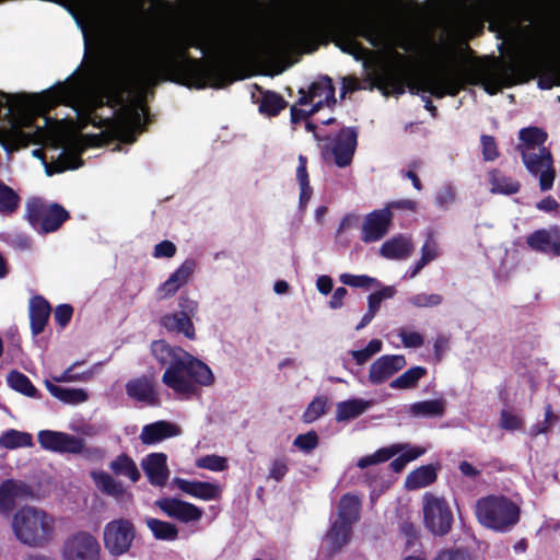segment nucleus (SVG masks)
I'll return each mask as SVG.
<instances>
[{"instance_id": "nucleus-1", "label": "nucleus", "mask_w": 560, "mask_h": 560, "mask_svg": "<svg viewBox=\"0 0 560 560\" xmlns=\"http://www.w3.org/2000/svg\"><path fill=\"white\" fill-rule=\"evenodd\" d=\"M106 81V69L100 61H94L85 72L72 75L39 95L0 92V143L8 152H13L28 143L44 141L48 119L42 116L44 126L37 125L36 119L58 104L72 107L83 124L110 129L121 142H135L136 133L144 126L145 109L142 106H122L113 118L95 114L102 106L100 94Z\"/></svg>"}, {"instance_id": "nucleus-2", "label": "nucleus", "mask_w": 560, "mask_h": 560, "mask_svg": "<svg viewBox=\"0 0 560 560\" xmlns=\"http://www.w3.org/2000/svg\"><path fill=\"white\" fill-rule=\"evenodd\" d=\"M319 21L316 16H303L287 25L273 35L265 45L242 27L238 16L220 20L217 32L201 38L189 39L185 49L198 47L203 54H210L218 61L236 66L262 51L269 57H281L290 51L304 49L316 36Z\"/></svg>"}, {"instance_id": "nucleus-3", "label": "nucleus", "mask_w": 560, "mask_h": 560, "mask_svg": "<svg viewBox=\"0 0 560 560\" xmlns=\"http://www.w3.org/2000/svg\"><path fill=\"white\" fill-rule=\"evenodd\" d=\"M499 36L512 47V52L508 62L497 65L482 79L485 90L491 95L534 78L546 44L545 28L529 18H503Z\"/></svg>"}, {"instance_id": "nucleus-4", "label": "nucleus", "mask_w": 560, "mask_h": 560, "mask_svg": "<svg viewBox=\"0 0 560 560\" xmlns=\"http://www.w3.org/2000/svg\"><path fill=\"white\" fill-rule=\"evenodd\" d=\"M365 38L372 46L389 51L394 58L404 61L405 57L396 51L413 49L419 38V30L412 24H397L375 18H357L343 23L337 34L338 47L352 55L357 60H366L371 51L363 47L358 38Z\"/></svg>"}, {"instance_id": "nucleus-5", "label": "nucleus", "mask_w": 560, "mask_h": 560, "mask_svg": "<svg viewBox=\"0 0 560 560\" xmlns=\"http://www.w3.org/2000/svg\"><path fill=\"white\" fill-rule=\"evenodd\" d=\"M153 357L167 369L162 375L163 384L180 399L199 395L201 387L211 386L214 375L201 360L179 347H172L164 340L151 345Z\"/></svg>"}, {"instance_id": "nucleus-6", "label": "nucleus", "mask_w": 560, "mask_h": 560, "mask_svg": "<svg viewBox=\"0 0 560 560\" xmlns=\"http://www.w3.org/2000/svg\"><path fill=\"white\" fill-rule=\"evenodd\" d=\"M547 132L537 127L520 130V143L516 150L527 172L538 180L540 191H549L557 177L555 160L549 148L545 145Z\"/></svg>"}, {"instance_id": "nucleus-7", "label": "nucleus", "mask_w": 560, "mask_h": 560, "mask_svg": "<svg viewBox=\"0 0 560 560\" xmlns=\"http://www.w3.org/2000/svg\"><path fill=\"white\" fill-rule=\"evenodd\" d=\"M15 538L31 548H43L56 538V517L36 506H23L12 517Z\"/></svg>"}, {"instance_id": "nucleus-8", "label": "nucleus", "mask_w": 560, "mask_h": 560, "mask_svg": "<svg viewBox=\"0 0 560 560\" xmlns=\"http://www.w3.org/2000/svg\"><path fill=\"white\" fill-rule=\"evenodd\" d=\"M521 509L512 500L501 495L481 498L476 504L478 522L498 533L512 530L520 522Z\"/></svg>"}, {"instance_id": "nucleus-9", "label": "nucleus", "mask_w": 560, "mask_h": 560, "mask_svg": "<svg viewBox=\"0 0 560 560\" xmlns=\"http://www.w3.org/2000/svg\"><path fill=\"white\" fill-rule=\"evenodd\" d=\"M433 15L491 16L501 11L499 0H428Z\"/></svg>"}, {"instance_id": "nucleus-10", "label": "nucleus", "mask_w": 560, "mask_h": 560, "mask_svg": "<svg viewBox=\"0 0 560 560\" xmlns=\"http://www.w3.org/2000/svg\"><path fill=\"white\" fill-rule=\"evenodd\" d=\"M425 452L427 448L422 446H411L409 444L397 443L388 447L380 448L371 455L361 457L357 465L363 469L371 465L387 462L395 455L399 454V456L390 463L392 469L399 472L409 462L417 459Z\"/></svg>"}, {"instance_id": "nucleus-11", "label": "nucleus", "mask_w": 560, "mask_h": 560, "mask_svg": "<svg viewBox=\"0 0 560 560\" xmlns=\"http://www.w3.org/2000/svg\"><path fill=\"white\" fill-rule=\"evenodd\" d=\"M460 73L451 67H441L423 75L418 82L419 90L429 92L435 97L446 94L456 95L462 89Z\"/></svg>"}, {"instance_id": "nucleus-12", "label": "nucleus", "mask_w": 560, "mask_h": 560, "mask_svg": "<svg viewBox=\"0 0 560 560\" xmlns=\"http://www.w3.org/2000/svg\"><path fill=\"white\" fill-rule=\"evenodd\" d=\"M68 217V212L57 203L49 205L40 200H33L27 203L28 222L39 233L58 230Z\"/></svg>"}, {"instance_id": "nucleus-13", "label": "nucleus", "mask_w": 560, "mask_h": 560, "mask_svg": "<svg viewBox=\"0 0 560 560\" xmlns=\"http://www.w3.org/2000/svg\"><path fill=\"white\" fill-rule=\"evenodd\" d=\"M178 312L163 315L160 324L167 331L183 334L192 340L196 337L192 317L197 314L198 302L183 294L178 298Z\"/></svg>"}, {"instance_id": "nucleus-14", "label": "nucleus", "mask_w": 560, "mask_h": 560, "mask_svg": "<svg viewBox=\"0 0 560 560\" xmlns=\"http://www.w3.org/2000/svg\"><path fill=\"white\" fill-rule=\"evenodd\" d=\"M423 517L428 529L434 535H445L453 523V514L446 500L432 493L423 495Z\"/></svg>"}, {"instance_id": "nucleus-15", "label": "nucleus", "mask_w": 560, "mask_h": 560, "mask_svg": "<svg viewBox=\"0 0 560 560\" xmlns=\"http://www.w3.org/2000/svg\"><path fill=\"white\" fill-rule=\"evenodd\" d=\"M315 137L320 142H327L323 144V154L325 156L331 154L339 167H346L351 163L358 137L353 128H343L334 140L319 137L317 133Z\"/></svg>"}, {"instance_id": "nucleus-16", "label": "nucleus", "mask_w": 560, "mask_h": 560, "mask_svg": "<svg viewBox=\"0 0 560 560\" xmlns=\"http://www.w3.org/2000/svg\"><path fill=\"white\" fill-rule=\"evenodd\" d=\"M61 557L63 560H100L101 546L88 532H78L67 537Z\"/></svg>"}, {"instance_id": "nucleus-17", "label": "nucleus", "mask_w": 560, "mask_h": 560, "mask_svg": "<svg viewBox=\"0 0 560 560\" xmlns=\"http://www.w3.org/2000/svg\"><path fill=\"white\" fill-rule=\"evenodd\" d=\"M42 448L59 454H84L85 442L82 438L61 431L42 430L37 434Z\"/></svg>"}, {"instance_id": "nucleus-18", "label": "nucleus", "mask_w": 560, "mask_h": 560, "mask_svg": "<svg viewBox=\"0 0 560 560\" xmlns=\"http://www.w3.org/2000/svg\"><path fill=\"white\" fill-rule=\"evenodd\" d=\"M135 539V527L125 518L114 520L104 527V545L113 556L124 555Z\"/></svg>"}, {"instance_id": "nucleus-19", "label": "nucleus", "mask_w": 560, "mask_h": 560, "mask_svg": "<svg viewBox=\"0 0 560 560\" xmlns=\"http://www.w3.org/2000/svg\"><path fill=\"white\" fill-rule=\"evenodd\" d=\"M299 105H312V113L319 110L323 106H330L336 103L335 88L328 77L320 78L313 82L307 91L300 90Z\"/></svg>"}, {"instance_id": "nucleus-20", "label": "nucleus", "mask_w": 560, "mask_h": 560, "mask_svg": "<svg viewBox=\"0 0 560 560\" xmlns=\"http://www.w3.org/2000/svg\"><path fill=\"white\" fill-rule=\"evenodd\" d=\"M393 213L388 207L374 210L364 217L361 230V240L364 243H374L383 238L390 226Z\"/></svg>"}, {"instance_id": "nucleus-21", "label": "nucleus", "mask_w": 560, "mask_h": 560, "mask_svg": "<svg viewBox=\"0 0 560 560\" xmlns=\"http://www.w3.org/2000/svg\"><path fill=\"white\" fill-rule=\"evenodd\" d=\"M196 268L197 264L194 259L183 261L182 265L159 285L156 289L158 299L166 300L174 296L180 288L192 279Z\"/></svg>"}, {"instance_id": "nucleus-22", "label": "nucleus", "mask_w": 560, "mask_h": 560, "mask_svg": "<svg viewBox=\"0 0 560 560\" xmlns=\"http://www.w3.org/2000/svg\"><path fill=\"white\" fill-rule=\"evenodd\" d=\"M155 504L167 516L183 523L199 521L203 514L202 510L195 504L175 498L161 499Z\"/></svg>"}, {"instance_id": "nucleus-23", "label": "nucleus", "mask_w": 560, "mask_h": 560, "mask_svg": "<svg viewBox=\"0 0 560 560\" xmlns=\"http://www.w3.org/2000/svg\"><path fill=\"white\" fill-rule=\"evenodd\" d=\"M407 364L401 354H386L375 360L369 371V381L372 384H382L400 371Z\"/></svg>"}, {"instance_id": "nucleus-24", "label": "nucleus", "mask_w": 560, "mask_h": 560, "mask_svg": "<svg viewBox=\"0 0 560 560\" xmlns=\"http://www.w3.org/2000/svg\"><path fill=\"white\" fill-rule=\"evenodd\" d=\"M173 482L180 491L203 501L218 500L222 493V488L217 483L183 478H175Z\"/></svg>"}, {"instance_id": "nucleus-25", "label": "nucleus", "mask_w": 560, "mask_h": 560, "mask_svg": "<svg viewBox=\"0 0 560 560\" xmlns=\"http://www.w3.org/2000/svg\"><path fill=\"white\" fill-rule=\"evenodd\" d=\"M95 487L104 494L114 498L118 502L131 501L132 494L127 491L124 485L116 480L110 474L103 470L91 472Z\"/></svg>"}, {"instance_id": "nucleus-26", "label": "nucleus", "mask_w": 560, "mask_h": 560, "mask_svg": "<svg viewBox=\"0 0 560 560\" xmlns=\"http://www.w3.org/2000/svg\"><path fill=\"white\" fill-rule=\"evenodd\" d=\"M182 434L179 425L168 421H156L143 427L140 439L144 444H154L164 439L178 436Z\"/></svg>"}, {"instance_id": "nucleus-27", "label": "nucleus", "mask_w": 560, "mask_h": 560, "mask_svg": "<svg viewBox=\"0 0 560 560\" xmlns=\"http://www.w3.org/2000/svg\"><path fill=\"white\" fill-rule=\"evenodd\" d=\"M127 395L140 402L155 406L159 404V395L154 389V386L147 377H139L129 381L126 384Z\"/></svg>"}, {"instance_id": "nucleus-28", "label": "nucleus", "mask_w": 560, "mask_h": 560, "mask_svg": "<svg viewBox=\"0 0 560 560\" xmlns=\"http://www.w3.org/2000/svg\"><path fill=\"white\" fill-rule=\"evenodd\" d=\"M142 467L152 485L163 486L166 482L170 472L165 454L153 453L148 455L142 462Z\"/></svg>"}, {"instance_id": "nucleus-29", "label": "nucleus", "mask_w": 560, "mask_h": 560, "mask_svg": "<svg viewBox=\"0 0 560 560\" xmlns=\"http://www.w3.org/2000/svg\"><path fill=\"white\" fill-rule=\"evenodd\" d=\"M413 250L411 240L405 235H397L382 244L380 255L386 259L404 260Z\"/></svg>"}, {"instance_id": "nucleus-30", "label": "nucleus", "mask_w": 560, "mask_h": 560, "mask_svg": "<svg viewBox=\"0 0 560 560\" xmlns=\"http://www.w3.org/2000/svg\"><path fill=\"white\" fill-rule=\"evenodd\" d=\"M352 524L338 518L334 520L325 536V544L331 553L339 551L346 546L351 537Z\"/></svg>"}, {"instance_id": "nucleus-31", "label": "nucleus", "mask_w": 560, "mask_h": 560, "mask_svg": "<svg viewBox=\"0 0 560 560\" xmlns=\"http://www.w3.org/2000/svg\"><path fill=\"white\" fill-rule=\"evenodd\" d=\"M45 387L52 397L68 405H80L89 400V393L83 388L63 387L50 380L44 381Z\"/></svg>"}, {"instance_id": "nucleus-32", "label": "nucleus", "mask_w": 560, "mask_h": 560, "mask_svg": "<svg viewBox=\"0 0 560 560\" xmlns=\"http://www.w3.org/2000/svg\"><path fill=\"white\" fill-rule=\"evenodd\" d=\"M378 84L386 93L402 94L405 92V79L400 69L384 66L377 73Z\"/></svg>"}, {"instance_id": "nucleus-33", "label": "nucleus", "mask_w": 560, "mask_h": 560, "mask_svg": "<svg viewBox=\"0 0 560 560\" xmlns=\"http://www.w3.org/2000/svg\"><path fill=\"white\" fill-rule=\"evenodd\" d=\"M28 493L27 486L23 482L7 480L0 486V511H10L15 500Z\"/></svg>"}, {"instance_id": "nucleus-34", "label": "nucleus", "mask_w": 560, "mask_h": 560, "mask_svg": "<svg viewBox=\"0 0 560 560\" xmlns=\"http://www.w3.org/2000/svg\"><path fill=\"white\" fill-rule=\"evenodd\" d=\"M50 306L42 296H35L30 303L31 328L34 335L40 334L49 318Z\"/></svg>"}, {"instance_id": "nucleus-35", "label": "nucleus", "mask_w": 560, "mask_h": 560, "mask_svg": "<svg viewBox=\"0 0 560 560\" xmlns=\"http://www.w3.org/2000/svg\"><path fill=\"white\" fill-rule=\"evenodd\" d=\"M559 238V230H539L527 237V244L534 250L552 254L555 242Z\"/></svg>"}, {"instance_id": "nucleus-36", "label": "nucleus", "mask_w": 560, "mask_h": 560, "mask_svg": "<svg viewBox=\"0 0 560 560\" xmlns=\"http://www.w3.org/2000/svg\"><path fill=\"white\" fill-rule=\"evenodd\" d=\"M371 405V401L361 398L338 402L336 406V420L342 422L354 419L364 413Z\"/></svg>"}, {"instance_id": "nucleus-37", "label": "nucleus", "mask_w": 560, "mask_h": 560, "mask_svg": "<svg viewBox=\"0 0 560 560\" xmlns=\"http://www.w3.org/2000/svg\"><path fill=\"white\" fill-rule=\"evenodd\" d=\"M360 499L354 494L346 493L338 503L337 518L353 525L360 518Z\"/></svg>"}, {"instance_id": "nucleus-38", "label": "nucleus", "mask_w": 560, "mask_h": 560, "mask_svg": "<svg viewBox=\"0 0 560 560\" xmlns=\"http://www.w3.org/2000/svg\"><path fill=\"white\" fill-rule=\"evenodd\" d=\"M489 183L491 185L492 194L513 195L518 192L521 188L517 180L505 176L497 170L489 172Z\"/></svg>"}, {"instance_id": "nucleus-39", "label": "nucleus", "mask_w": 560, "mask_h": 560, "mask_svg": "<svg viewBox=\"0 0 560 560\" xmlns=\"http://www.w3.org/2000/svg\"><path fill=\"white\" fill-rule=\"evenodd\" d=\"M445 408L446 400L440 398L415 402L410 405L409 412L416 417H442Z\"/></svg>"}, {"instance_id": "nucleus-40", "label": "nucleus", "mask_w": 560, "mask_h": 560, "mask_svg": "<svg viewBox=\"0 0 560 560\" xmlns=\"http://www.w3.org/2000/svg\"><path fill=\"white\" fill-rule=\"evenodd\" d=\"M109 468L116 476L127 477L133 483L141 477L136 463L125 454H121L112 460Z\"/></svg>"}, {"instance_id": "nucleus-41", "label": "nucleus", "mask_w": 560, "mask_h": 560, "mask_svg": "<svg viewBox=\"0 0 560 560\" xmlns=\"http://www.w3.org/2000/svg\"><path fill=\"white\" fill-rule=\"evenodd\" d=\"M33 436L28 432L9 429L0 435V447L14 450L19 447H32Z\"/></svg>"}, {"instance_id": "nucleus-42", "label": "nucleus", "mask_w": 560, "mask_h": 560, "mask_svg": "<svg viewBox=\"0 0 560 560\" xmlns=\"http://www.w3.org/2000/svg\"><path fill=\"white\" fill-rule=\"evenodd\" d=\"M435 479L436 474L432 466H421L407 476L405 486L409 490H416L429 486Z\"/></svg>"}, {"instance_id": "nucleus-43", "label": "nucleus", "mask_w": 560, "mask_h": 560, "mask_svg": "<svg viewBox=\"0 0 560 560\" xmlns=\"http://www.w3.org/2000/svg\"><path fill=\"white\" fill-rule=\"evenodd\" d=\"M81 361H77L67 368L61 374L51 376V382L55 383H74V382H89L93 378L97 365L84 372H75V369L81 365Z\"/></svg>"}, {"instance_id": "nucleus-44", "label": "nucleus", "mask_w": 560, "mask_h": 560, "mask_svg": "<svg viewBox=\"0 0 560 560\" xmlns=\"http://www.w3.org/2000/svg\"><path fill=\"white\" fill-rule=\"evenodd\" d=\"M7 382L15 392L32 398L38 397L37 388L32 384L26 375L19 371H11L7 376Z\"/></svg>"}, {"instance_id": "nucleus-45", "label": "nucleus", "mask_w": 560, "mask_h": 560, "mask_svg": "<svg viewBox=\"0 0 560 560\" xmlns=\"http://www.w3.org/2000/svg\"><path fill=\"white\" fill-rule=\"evenodd\" d=\"M307 160L305 156H299V165L296 167V179L300 185V207L304 208L312 196V188L308 182V173L306 170Z\"/></svg>"}, {"instance_id": "nucleus-46", "label": "nucleus", "mask_w": 560, "mask_h": 560, "mask_svg": "<svg viewBox=\"0 0 560 560\" xmlns=\"http://www.w3.org/2000/svg\"><path fill=\"white\" fill-rule=\"evenodd\" d=\"M427 374V370L422 366H413L397 378L389 386L395 389H408L417 385L418 381Z\"/></svg>"}, {"instance_id": "nucleus-47", "label": "nucleus", "mask_w": 560, "mask_h": 560, "mask_svg": "<svg viewBox=\"0 0 560 560\" xmlns=\"http://www.w3.org/2000/svg\"><path fill=\"white\" fill-rule=\"evenodd\" d=\"M260 93L259 109L261 113L275 116L285 107L287 103L279 94L269 91H260Z\"/></svg>"}, {"instance_id": "nucleus-48", "label": "nucleus", "mask_w": 560, "mask_h": 560, "mask_svg": "<svg viewBox=\"0 0 560 560\" xmlns=\"http://www.w3.org/2000/svg\"><path fill=\"white\" fill-rule=\"evenodd\" d=\"M20 205L18 194L3 182L0 180V213L11 214Z\"/></svg>"}, {"instance_id": "nucleus-49", "label": "nucleus", "mask_w": 560, "mask_h": 560, "mask_svg": "<svg viewBox=\"0 0 560 560\" xmlns=\"http://www.w3.org/2000/svg\"><path fill=\"white\" fill-rule=\"evenodd\" d=\"M147 525L158 539L174 540L177 538V528L171 523L156 518H148Z\"/></svg>"}, {"instance_id": "nucleus-50", "label": "nucleus", "mask_w": 560, "mask_h": 560, "mask_svg": "<svg viewBox=\"0 0 560 560\" xmlns=\"http://www.w3.org/2000/svg\"><path fill=\"white\" fill-rule=\"evenodd\" d=\"M383 342L380 339H372L364 349L350 351L351 357L357 364L362 365L368 362L374 354L381 352Z\"/></svg>"}, {"instance_id": "nucleus-51", "label": "nucleus", "mask_w": 560, "mask_h": 560, "mask_svg": "<svg viewBox=\"0 0 560 560\" xmlns=\"http://www.w3.org/2000/svg\"><path fill=\"white\" fill-rule=\"evenodd\" d=\"M409 304L417 308L435 307L442 304L443 296L438 293H417L408 299Z\"/></svg>"}, {"instance_id": "nucleus-52", "label": "nucleus", "mask_w": 560, "mask_h": 560, "mask_svg": "<svg viewBox=\"0 0 560 560\" xmlns=\"http://www.w3.org/2000/svg\"><path fill=\"white\" fill-rule=\"evenodd\" d=\"M327 402L328 399L324 396L315 397L303 413L304 421L306 423L316 421L320 416L325 413Z\"/></svg>"}, {"instance_id": "nucleus-53", "label": "nucleus", "mask_w": 560, "mask_h": 560, "mask_svg": "<svg viewBox=\"0 0 560 560\" xmlns=\"http://www.w3.org/2000/svg\"><path fill=\"white\" fill-rule=\"evenodd\" d=\"M196 467L210 471H223L228 468V459L215 454L206 455L196 460Z\"/></svg>"}, {"instance_id": "nucleus-54", "label": "nucleus", "mask_w": 560, "mask_h": 560, "mask_svg": "<svg viewBox=\"0 0 560 560\" xmlns=\"http://www.w3.org/2000/svg\"><path fill=\"white\" fill-rule=\"evenodd\" d=\"M440 256V248L436 240L432 234H429L424 244L421 247V258L419 259L423 265L435 260Z\"/></svg>"}, {"instance_id": "nucleus-55", "label": "nucleus", "mask_w": 560, "mask_h": 560, "mask_svg": "<svg viewBox=\"0 0 560 560\" xmlns=\"http://www.w3.org/2000/svg\"><path fill=\"white\" fill-rule=\"evenodd\" d=\"M398 336L406 348H420L424 343V337L415 330L408 328H399Z\"/></svg>"}, {"instance_id": "nucleus-56", "label": "nucleus", "mask_w": 560, "mask_h": 560, "mask_svg": "<svg viewBox=\"0 0 560 560\" xmlns=\"http://www.w3.org/2000/svg\"><path fill=\"white\" fill-rule=\"evenodd\" d=\"M340 281L346 285L354 288H368L377 284L376 279L365 275L354 276L350 273H342L340 276Z\"/></svg>"}, {"instance_id": "nucleus-57", "label": "nucleus", "mask_w": 560, "mask_h": 560, "mask_svg": "<svg viewBox=\"0 0 560 560\" xmlns=\"http://www.w3.org/2000/svg\"><path fill=\"white\" fill-rule=\"evenodd\" d=\"M293 445L303 452H311L318 445V436L314 431L305 434H299L293 442Z\"/></svg>"}, {"instance_id": "nucleus-58", "label": "nucleus", "mask_w": 560, "mask_h": 560, "mask_svg": "<svg viewBox=\"0 0 560 560\" xmlns=\"http://www.w3.org/2000/svg\"><path fill=\"white\" fill-rule=\"evenodd\" d=\"M557 420L558 417L552 412L551 406L548 405L546 407L544 422L532 427L530 434L537 436L539 434L547 433Z\"/></svg>"}, {"instance_id": "nucleus-59", "label": "nucleus", "mask_w": 560, "mask_h": 560, "mask_svg": "<svg viewBox=\"0 0 560 560\" xmlns=\"http://www.w3.org/2000/svg\"><path fill=\"white\" fill-rule=\"evenodd\" d=\"M456 200V191L450 186H443L436 194L435 202L440 208L446 209Z\"/></svg>"}, {"instance_id": "nucleus-60", "label": "nucleus", "mask_w": 560, "mask_h": 560, "mask_svg": "<svg viewBox=\"0 0 560 560\" xmlns=\"http://www.w3.org/2000/svg\"><path fill=\"white\" fill-rule=\"evenodd\" d=\"M81 162H78L77 156L66 158L62 161H58L56 165H46V172L48 175H51L54 173L62 172L65 170L78 168L79 166H81Z\"/></svg>"}, {"instance_id": "nucleus-61", "label": "nucleus", "mask_w": 560, "mask_h": 560, "mask_svg": "<svg viewBox=\"0 0 560 560\" xmlns=\"http://www.w3.org/2000/svg\"><path fill=\"white\" fill-rule=\"evenodd\" d=\"M433 560H471L467 551L463 549L441 550Z\"/></svg>"}, {"instance_id": "nucleus-62", "label": "nucleus", "mask_w": 560, "mask_h": 560, "mask_svg": "<svg viewBox=\"0 0 560 560\" xmlns=\"http://www.w3.org/2000/svg\"><path fill=\"white\" fill-rule=\"evenodd\" d=\"M289 468L285 459H275L270 465L269 478L280 481L287 475Z\"/></svg>"}, {"instance_id": "nucleus-63", "label": "nucleus", "mask_w": 560, "mask_h": 560, "mask_svg": "<svg viewBox=\"0 0 560 560\" xmlns=\"http://www.w3.org/2000/svg\"><path fill=\"white\" fill-rule=\"evenodd\" d=\"M482 154L487 161H493L498 156L495 141L491 136L481 137Z\"/></svg>"}, {"instance_id": "nucleus-64", "label": "nucleus", "mask_w": 560, "mask_h": 560, "mask_svg": "<svg viewBox=\"0 0 560 560\" xmlns=\"http://www.w3.org/2000/svg\"><path fill=\"white\" fill-rule=\"evenodd\" d=\"M501 427L506 430H517L522 427V420L517 416L503 410L501 412Z\"/></svg>"}]
</instances>
